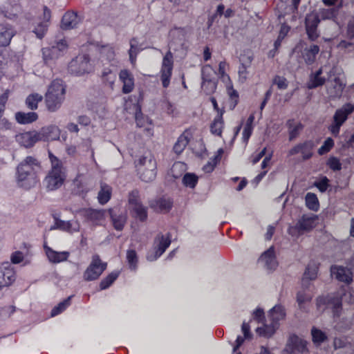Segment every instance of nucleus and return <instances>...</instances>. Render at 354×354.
<instances>
[{"label": "nucleus", "instance_id": "3", "mask_svg": "<svg viewBox=\"0 0 354 354\" xmlns=\"http://www.w3.org/2000/svg\"><path fill=\"white\" fill-rule=\"evenodd\" d=\"M345 296L344 289L334 292L328 293L326 295L319 296L316 299V306L317 309L324 308V309H330L334 318H339L343 310L342 301Z\"/></svg>", "mask_w": 354, "mask_h": 354}, {"label": "nucleus", "instance_id": "1", "mask_svg": "<svg viewBox=\"0 0 354 354\" xmlns=\"http://www.w3.org/2000/svg\"><path fill=\"white\" fill-rule=\"evenodd\" d=\"M41 169L39 161L32 156H27L17 167L15 181L17 185L28 190L39 182L38 171Z\"/></svg>", "mask_w": 354, "mask_h": 354}, {"label": "nucleus", "instance_id": "41", "mask_svg": "<svg viewBox=\"0 0 354 354\" xmlns=\"http://www.w3.org/2000/svg\"><path fill=\"white\" fill-rule=\"evenodd\" d=\"M43 100L42 95L39 93L30 94L26 99V105L30 110H36L38 104Z\"/></svg>", "mask_w": 354, "mask_h": 354}, {"label": "nucleus", "instance_id": "51", "mask_svg": "<svg viewBox=\"0 0 354 354\" xmlns=\"http://www.w3.org/2000/svg\"><path fill=\"white\" fill-rule=\"evenodd\" d=\"M48 24L46 21H41L32 30L38 39H42L47 32Z\"/></svg>", "mask_w": 354, "mask_h": 354}, {"label": "nucleus", "instance_id": "45", "mask_svg": "<svg viewBox=\"0 0 354 354\" xmlns=\"http://www.w3.org/2000/svg\"><path fill=\"white\" fill-rule=\"evenodd\" d=\"M119 276L118 272H112L109 274L106 277L102 279L100 283V290L107 289L111 284L118 279Z\"/></svg>", "mask_w": 354, "mask_h": 354}, {"label": "nucleus", "instance_id": "57", "mask_svg": "<svg viewBox=\"0 0 354 354\" xmlns=\"http://www.w3.org/2000/svg\"><path fill=\"white\" fill-rule=\"evenodd\" d=\"M314 185L321 192H325L329 187V180L326 176H323L319 180L315 181Z\"/></svg>", "mask_w": 354, "mask_h": 354}, {"label": "nucleus", "instance_id": "22", "mask_svg": "<svg viewBox=\"0 0 354 354\" xmlns=\"http://www.w3.org/2000/svg\"><path fill=\"white\" fill-rule=\"evenodd\" d=\"M15 35V30L8 24H0V46H7Z\"/></svg>", "mask_w": 354, "mask_h": 354}, {"label": "nucleus", "instance_id": "54", "mask_svg": "<svg viewBox=\"0 0 354 354\" xmlns=\"http://www.w3.org/2000/svg\"><path fill=\"white\" fill-rule=\"evenodd\" d=\"M334 145L335 143L333 138H326L324 144L318 149L319 155L322 156L329 152L333 148Z\"/></svg>", "mask_w": 354, "mask_h": 354}, {"label": "nucleus", "instance_id": "46", "mask_svg": "<svg viewBox=\"0 0 354 354\" xmlns=\"http://www.w3.org/2000/svg\"><path fill=\"white\" fill-rule=\"evenodd\" d=\"M288 32V28L287 27H286V26L281 27V29L280 30L278 38L274 43V49L271 50L268 53L269 57H273L274 56L276 51L281 46V41L283 39V38L285 37V36L286 35Z\"/></svg>", "mask_w": 354, "mask_h": 354}, {"label": "nucleus", "instance_id": "56", "mask_svg": "<svg viewBox=\"0 0 354 354\" xmlns=\"http://www.w3.org/2000/svg\"><path fill=\"white\" fill-rule=\"evenodd\" d=\"M42 55L44 63L46 64H52L53 62L57 59V57L54 55L53 52L46 48H42Z\"/></svg>", "mask_w": 354, "mask_h": 354}, {"label": "nucleus", "instance_id": "62", "mask_svg": "<svg viewBox=\"0 0 354 354\" xmlns=\"http://www.w3.org/2000/svg\"><path fill=\"white\" fill-rule=\"evenodd\" d=\"M24 255L21 251H15L12 253L10 256L11 263L13 264H18L23 261Z\"/></svg>", "mask_w": 354, "mask_h": 354}, {"label": "nucleus", "instance_id": "52", "mask_svg": "<svg viewBox=\"0 0 354 354\" xmlns=\"http://www.w3.org/2000/svg\"><path fill=\"white\" fill-rule=\"evenodd\" d=\"M172 69L173 68H162L160 80L164 88H167L170 84Z\"/></svg>", "mask_w": 354, "mask_h": 354}, {"label": "nucleus", "instance_id": "59", "mask_svg": "<svg viewBox=\"0 0 354 354\" xmlns=\"http://www.w3.org/2000/svg\"><path fill=\"white\" fill-rule=\"evenodd\" d=\"M252 316H253V319L258 323V324H260V323H263L265 322L266 321V317H265V313H264V310L263 309L261 308H257L253 314H252Z\"/></svg>", "mask_w": 354, "mask_h": 354}, {"label": "nucleus", "instance_id": "43", "mask_svg": "<svg viewBox=\"0 0 354 354\" xmlns=\"http://www.w3.org/2000/svg\"><path fill=\"white\" fill-rule=\"evenodd\" d=\"M72 297L73 296H69L55 306L51 310V317H55L64 312L71 305Z\"/></svg>", "mask_w": 354, "mask_h": 354}, {"label": "nucleus", "instance_id": "53", "mask_svg": "<svg viewBox=\"0 0 354 354\" xmlns=\"http://www.w3.org/2000/svg\"><path fill=\"white\" fill-rule=\"evenodd\" d=\"M72 227V224L71 221H65L63 220H61L59 218H55V225L54 226L51 227V230L54 229H59L61 230L70 232Z\"/></svg>", "mask_w": 354, "mask_h": 354}, {"label": "nucleus", "instance_id": "19", "mask_svg": "<svg viewBox=\"0 0 354 354\" xmlns=\"http://www.w3.org/2000/svg\"><path fill=\"white\" fill-rule=\"evenodd\" d=\"M201 74H202V88L205 91V93L207 95L211 94L214 92L216 88V84L214 81H213L212 78L209 75H206V73H209V71H212L213 73H216V71L214 70V68H201Z\"/></svg>", "mask_w": 354, "mask_h": 354}, {"label": "nucleus", "instance_id": "48", "mask_svg": "<svg viewBox=\"0 0 354 354\" xmlns=\"http://www.w3.org/2000/svg\"><path fill=\"white\" fill-rule=\"evenodd\" d=\"M198 181V176L194 173H187L183 178V183L185 187L194 188Z\"/></svg>", "mask_w": 354, "mask_h": 354}, {"label": "nucleus", "instance_id": "32", "mask_svg": "<svg viewBox=\"0 0 354 354\" xmlns=\"http://www.w3.org/2000/svg\"><path fill=\"white\" fill-rule=\"evenodd\" d=\"M46 48L53 52L58 59L66 52L68 44L65 39H59L53 43L51 46Z\"/></svg>", "mask_w": 354, "mask_h": 354}, {"label": "nucleus", "instance_id": "30", "mask_svg": "<svg viewBox=\"0 0 354 354\" xmlns=\"http://www.w3.org/2000/svg\"><path fill=\"white\" fill-rule=\"evenodd\" d=\"M15 117L19 124H28L35 122L38 119V114L35 112L18 111L15 113Z\"/></svg>", "mask_w": 354, "mask_h": 354}, {"label": "nucleus", "instance_id": "36", "mask_svg": "<svg viewBox=\"0 0 354 354\" xmlns=\"http://www.w3.org/2000/svg\"><path fill=\"white\" fill-rule=\"evenodd\" d=\"M82 215L87 221L95 223L102 220L104 218V213L102 211L91 208L83 209Z\"/></svg>", "mask_w": 354, "mask_h": 354}, {"label": "nucleus", "instance_id": "50", "mask_svg": "<svg viewBox=\"0 0 354 354\" xmlns=\"http://www.w3.org/2000/svg\"><path fill=\"white\" fill-rule=\"evenodd\" d=\"M102 80L103 83L109 86H112L115 80V75L112 73L110 68H105L102 73Z\"/></svg>", "mask_w": 354, "mask_h": 354}, {"label": "nucleus", "instance_id": "5", "mask_svg": "<svg viewBox=\"0 0 354 354\" xmlns=\"http://www.w3.org/2000/svg\"><path fill=\"white\" fill-rule=\"evenodd\" d=\"M135 167L140 178L145 182H150L156 176L157 163L152 154L142 156L135 160Z\"/></svg>", "mask_w": 354, "mask_h": 354}, {"label": "nucleus", "instance_id": "16", "mask_svg": "<svg viewBox=\"0 0 354 354\" xmlns=\"http://www.w3.org/2000/svg\"><path fill=\"white\" fill-rule=\"evenodd\" d=\"M21 11V6L16 2H6L0 7V14L11 20L17 19Z\"/></svg>", "mask_w": 354, "mask_h": 354}, {"label": "nucleus", "instance_id": "7", "mask_svg": "<svg viewBox=\"0 0 354 354\" xmlns=\"http://www.w3.org/2000/svg\"><path fill=\"white\" fill-rule=\"evenodd\" d=\"M173 39L169 43V50L164 56L162 66H172L173 55L171 50L178 51L180 54H185L187 48L185 35L182 30H177L173 32Z\"/></svg>", "mask_w": 354, "mask_h": 354}, {"label": "nucleus", "instance_id": "25", "mask_svg": "<svg viewBox=\"0 0 354 354\" xmlns=\"http://www.w3.org/2000/svg\"><path fill=\"white\" fill-rule=\"evenodd\" d=\"M259 261L265 263L266 269L269 270H273L276 269L278 266V263L276 259L274 250L273 247H270L266 251H265L259 258Z\"/></svg>", "mask_w": 354, "mask_h": 354}, {"label": "nucleus", "instance_id": "49", "mask_svg": "<svg viewBox=\"0 0 354 354\" xmlns=\"http://www.w3.org/2000/svg\"><path fill=\"white\" fill-rule=\"evenodd\" d=\"M73 66L74 65H84V64H95L93 60H91L88 54H80L75 57L71 62Z\"/></svg>", "mask_w": 354, "mask_h": 354}, {"label": "nucleus", "instance_id": "18", "mask_svg": "<svg viewBox=\"0 0 354 354\" xmlns=\"http://www.w3.org/2000/svg\"><path fill=\"white\" fill-rule=\"evenodd\" d=\"M319 23V17L317 13H310L306 17V29L308 37L314 41L317 37V25Z\"/></svg>", "mask_w": 354, "mask_h": 354}, {"label": "nucleus", "instance_id": "29", "mask_svg": "<svg viewBox=\"0 0 354 354\" xmlns=\"http://www.w3.org/2000/svg\"><path fill=\"white\" fill-rule=\"evenodd\" d=\"M262 324V326L257 328L256 333L259 336L265 338H270L279 327L272 321H270V324H266L265 322Z\"/></svg>", "mask_w": 354, "mask_h": 354}, {"label": "nucleus", "instance_id": "8", "mask_svg": "<svg viewBox=\"0 0 354 354\" xmlns=\"http://www.w3.org/2000/svg\"><path fill=\"white\" fill-rule=\"evenodd\" d=\"M353 111L354 105L350 102L344 104L341 108L335 111L332 124L328 127V130L333 136L337 137L339 136L341 127Z\"/></svg>", "mask_w": 354, "mask_h": 354}, {"label": "nucleus", "instance_id": "17", "mask_svg": "<svg viewBox=\"0 0 354 354\" xmlns=\"http://www.w3.org/2000/svg\"><path fill=\"white\" fill-rule=\"evenodd\" d=\"M174 201L171 198L160 197L149 203V207L158 213H168L173 207Z\"/></svg>", "mask_w": 354, "mask_h": 354}, {"label": "nucleus", "instance_id": "28", "mask_svg": "<svg viewBox=\"0 0 354 354\" xmlns=\"http://www.w3.org/2000/svg\"><path fill=\"white\" fill-rule=\"evenodd\" d=\"M345 84L339 77H335L331 86L328 88V93L332 98H339L345 88Z\"/></svg>", "mask_w": 354, "mask_h": 354}, {"label": "nucleus", "instance_id": "2", "mask_svg": "<svg viewBox=\"0 0 354 354\" xmlns=\"http://www.w3.org/2000/svg\"><path fill=\"white\" fill-rule=\"evenodd\" d=\"M51 168L43 180V184L48 192L59 189L64 183L66 174L62 161L51 151H48Z\"/></svg>", "mask_w": 354, "mask_h": 354}, {"label": "nucleus", "instance_id": "55", "mask_svg": "<svg viewBox=\"0 0 354 354\" xmlns=\"http://www.w3.org/2000/svg\"><path fill=\"white\" fill-rule=\"evenodd\" d=\"M129 203L133 207L142 204L140 199V194L138 189H133L129 194Z\"/></svg>", "mask_w": 354, "mask_h": 354}, {"label": "nucleus", "instance_id": "20", "mask_svg": "<svg viewBox=\"0 0 354 354\" xmlns=\"http://www.w3.org/2000/svg\"><path fill=\"white\" fill-rule=\"evenodd\" d=\"M120 80L122 83V93L127 94L131 93L134 88L133 75L126 68L121 70L119 74Z\"/></svg>", "mask_w": 354, "mask_h": 354}, {"label": "nucleus", "instance_id": "60", "mask_svg": "<svg viewBox=\"0 0 354 354\" xmlns=\"http://www.w3.org/2000/svg\"><path fill=\"white\" fill-rule=\"evenodd\" d=\"M273 84H276L279 89H286L288 87L287 80L279 75H276L274 77Z\"/></svg>", "mask_w": 354, "mask_h": 354}, {"label": "nucleus", "instance_id": "39", "mask_svg": "<svg viewBox=\"0 0 354 354\" xmlns=\"http://www.w3.org/2000/svg\"><path fill=\"white\" fill-rule=\"evenodd\" d=\"M312 341L316 346L326 342L328 339L326 334L322 330L313 326L311 329Z\"/></svg>", "mask_w": 354, "mask_h": 354}, {"label": "nucleus", "instance_id": "44", "mask_svg": "<svg viewBox=\"0 0 354 354\" xmlns=\"http://www.w3.org/2000/svg\"><path fill=\"white\" fill-rule=\"evenodd\" d=\"M127 261L129 269L136 271L138 268V257L135 250H128L127 252Z\"/></svg>", "mask_w": 354, "mask_h": 354}, {"label": "nucleus", "instance_id": "13", "mask_svg": "<svg viewBox=\"0 0 354 354\" xmlns=\"http://www.w3.org/2000/svg\"><path fill=\"white\" fill-rule=\"evenodd\" d=\"M307 345L308 342L306 340L300 338L296 334H291L288 339L286 351L290 354L295 353L299 354L307 353L309 351Z\"/></svg>", "mask_w": 354, "mask_h": 354}, {"label": "nucleus", "instance_id": "40", "mask_svg": "<svg viewBox=\"0 0 354 354\" xmlns=\"http://www.w3.org/2000/svg\"><path fill=\"white\" fill-rule=\"evenodd\" d=\"M112 189L110 186L104 185L101 187L98 192V202L101 205L106 204L111 197Z\"/></svg>", "mask_w": 354, "mask_h": 354}, {"label": "nucleus", "instance_id": "14", "mask_svg": "<svg viewBox=\"0 0 354 354\" xmlns=\"http://www.w3.org/2000/svg\"><path fill=\"white\" fill-rule=\"evenodd\" d=\"M16 280V272L11 264L6 261L0 263V290L9 287Z\"/></svg>", "mask_w": 354, "mask_h": 354}, {"label": "nucleus", "instance_id": "10", "mask_svg": "<svg viewBox=\"0 0 354 354\" xmlns=\"http://www.w3.org/2000/svg\"><path fill=\"white\" fill-rule=\"evenodd\" d=\"M350 269L342 266L333 265L330 267V274L337 281L350 284L353 281V272H354V256L352 257L348 263Z\"/></svg>", "mask_w": 354, "mask_h": 354}, {"label": "nucleus", "instance_id": "27", "mask_svg": "<svg viewBox=\"0 0 354 354\" xmlns=\"http://www.w3.org/2000/svg\"><path fill=\"white\" fill-rule=\"evenodd\" d=\"M38 140L37 134L30 131L21 133L17 136V142L26 148L32 147Z\"/></svg>", "mask_w": 354, "mask_h": 354}, {"label": "nucleus", "instance_id": "21", "mask_svg": "<svg viewBox=\"0 0 354 354\" xmlns=\"http://www.w3.org/2000/svg\"><path fill=\"white\" fill-rule=\"evenodd\" d=\"M44 249L48 259L53 263H58L66 261L70 254L68 252L66 251L57 252L46 245H44Z\"/></svg>", "mask_w": 354, "mask_h": 354}, {"label": "nucleus", "instance_id": "42", "mask_svg": "<svg viewBox=\"0 0 354 354\" xmlns=\"http://www.w3.org/2000/svg\"><path fill=\"white\" fill-rule=\"evenodd\" d=\"M306 207L313 211H317L319 207V203L317 195L314 193L308 192L305 197Z\"/></svg>", "mask_w": 354, "mask_h": 354}, {"label": "nucleus", "instance_id": "11", "mask_svg": "<svg viewBox=\"0 0 354 354\" xmlns=\"http://www.w3.org/2000/svg\"><path fill=\"white\" fill-rule=\"evenodd\" d=\"M156 245L153 248V252H148L147 259L149 261H153L158 259L169 248L171 244V239L169 234L167 236L163 234L158 235L154 241Z\"/></svg>", "mask_w": 354, "mask_h": 354}, {"label": "nucleus", "instance_id": "4", "mask_svg": "<svg viewBox=\"0 0 354 354\" xmlns=\"http://www.w3.org/2000/svg\"><path fill=\"white\" fill-rule=\"evenodd\" d=\"M66 86L60 79L52 82L46 93V105L48 111L54 112L61 106L64 100Z\"/></svg>", "mask_w": 354, "mask_h": 354}, {"label": "nucleus", "instance_id": "58", "mask_svg": "<svg viewBox=\"0 0 354 354\" xmlns=\"http://www.w3.org/2000/svg\"><path fill=\"white\" fill-rule=\"evenodd\" d=\"M326 165L333 171H339L342 169V164L339 160L335 156L330 157L327 160Z\"/></svg>", "mask_w": 354, "mask_h": 354}, {"label": "nucleus", "instance_id": "12", "mask_svg": "<svg viewBox=\"0 0 354 354\" xmlns=\"http://www.w3.org/2000/svg\"><path fill=\"white\" fill-rule=\"evenodd\" d=\"M317 144L313 140H306L295 145L288 151V156H292L298 153L301 154L302 159L307 160L313 156V149Z\"/></svg>", "mask_w": 354, "mask_h": 354}, {"label": "nucleus", "instance_id": "61", "mask_svg": "<svg viewBox=\"0 0 354 354\" xmlns=\"http://www.w3.org/2000/svg\"><path fill=\"white\" fill-rule=\"evenodd\" d=\"M311 300V297L307 295L304 291H299L297 294V301L299 304V308H302V305Z\"/></svg>", "mask_w": 354, "mask_h": 354}, {"label": "nucleus", "instance_id": "47", "mask_svg": "<svg viewBox=\"0 0 354 354\" xmlns=\"http://www.w3.org/2000/svg\"><path fill=\"white\" fill-rule=\"evenodd\" d=\"M342 6L339 5L337 8H324L320 10L319 17L322 19H332L337 15L338 9Z\"/></svg>", "mask_w": 354, "mask_h": 354}, {"label": "nucleus", "instance_id": "35", "mask_svg": "<svg viewBox=\"0 0 354 354\" xmlns=\"http://www.w3.org/2000/svg\"><path fill=\"white\" fill-rule=\"evenodd\" d=\"M223 127L224 121L223 118V113L221 112L220 114H217V115L214 118L212 123L211 124L210 131L213 135L221 137L223 133Z\"/></svg>", "mask_w": 354, "mask_h": 354}, {"label": "nucleus", "instance_id": "23", "mask_svg": "<svg viewBox=\"0 0 354 354\" xmlns=\"http://www.w3.org/2000/svg\"><path fill=\"white\" fill-rule=\"evenodd\" d=\"M192 138V133L190 129H186L183 133L178 138L176 142L173 147V151L176 154H180L185 150L187 145L189 144Z\"/></svg>", "mask_w": 354, "mask_h": 354}, {"label": "nucleus", "instance_id": "34", "mask_svg": "<svg viewBox=\"0 0 354 354\" xmlns=\"http://www.w3.org/2000/svg\"><path fill=\"white\" fill-rule=\"evenodd\" d=\"M322 73V68H319L315 74H311L309 81L306 84V86L309 89H313L318 86H322L325 83V78L321 77Z\"/></svg>", "mask_w": 354, "mask_h": 354}, {"label": "nucleus", "instance_id": "33", "mask_svg": "<svg viewBox=\"0 0 354 354\" xmlns=\"http://www.w3.org/2000/svg\"><path fill=\"white\" fill-rule=\"evenodd\" d=\"M130 49L129 50V61L131 64H136L138 53L144 49V47L139 43L136 38H132L130 41Z\"/></svg>", "mask_w": 354, "mask_h": 354}, {"label": "nucleus", "instance_id": "15", "mask_svg": "<svg viewBox=\"0 0 354 354\" xmlns=\"http://www.w3.org/2000/svg\"><path fill=\"white\" fill-rule=\"evenodd\" d=\"M218 73L222 75L223 81L226 80V93L228 96V106L230 110H234L239 102V94L238 91L234 88L232 82L230 80V76L225 74V68H216Z\"/></svg>", "mask_w": 354, "mask_h": 354}, {"label": "nucleus", "instance_id": "63", "mask_svg": "<svg viewBox=\"0 0 354 354\" xmlns=\"http://www.w3.org/2000/svg\"><path fill=\"white\" fill-rule=\"evenodd\" d=\"M253 131V126L245 125L243 131V142L247 145Z\"/></svg>", "mask_w": 354, "mask_h": 354}, {"label": "nucleus", "instance_id": "6", "mask_svg": "<svg viewBox=\"0 0 354 354\" xmlns=\"http://www.w3.org/2000/svg\"><path fill=\"white\" fill-rule=\"evenodd\" d=\"M318 216L315 214H303L295 225L288 228V233L292 237L298 238L305 232H309L316 226Z\"/></svg>", "mask_w": 354, "mask_h": 354}, {"label": "nucleus", "instance_id": "26", "mask_svg": "<svg viewBox=\"0 0 354 354\" xmlns=\"http://www.w3.org/2000/svg\"><path fill=\"white\" fill-rule=\"evenodd\" d=\"M286 316V309L283 306L277 304L272 307L268 313V317L270 321L279 326V322L285 319Z\"/></svg>", "mask_w": 354, "mask_h": 354}, {"label": "nucleus", "instance_id": "64", "mask_svg": "<svg viewBox=\"0 0 354 354\" xmlns=\"http://www.w3.org/2000/svg\"><path fill=\"white\" fill-rule=\"evenodd\" d=\"M102 57H106L108 60H111L114 58V51L113 48L110 46H104L101 50Z\"/></svg>", "mask_w": 354, "mask_h": 354}, {"label": "nucleus", "instance_id": "37", "mask_svg": "<svg viewBox=\"0 0 354 354\" xmlns=\"http://www.w3.org/2000/svg\"><path fill=\"white\" fill-rule=\"evenodd\" d=\"M293 124V119H290L286 122V126L288 129L290 141L295 139L299 136L300 131L304 129V125L301 122L297 123L295 126H294Z\"/></svg>", "mask_w": 354, "mask_h": 354}, {"label": "nucleus", "instance_id": "9", "mask_svg": "<svg viewBox=\"0 0 354 354\" xmlns=\"http://www.w3.org/2000/svg\"><path fill=\"white\" fill-rule=\"evenodd\" d=\"M106 268L107 263L103 262L98 254H93L90 264L83 273V278L86 281L97 280Z\"/></svg>", "mask_w": 354, "mask_h": 354}, {"label": "nucleus", "instance_id": "38", "mask_svg": "<svg viewBox=\"0 0 354 354\" xmlns=\"http://www.w3.org/2000/svg\"><path fill=\"white\" fill-rule=\"evenodd\" d=\"M148 208L142 204L132 207V215L140 222H145L148 218Z\"/></svg>", "mask_w": 354, "mask_h": 354}, {"label": "nucleus", "instance_id": "24", "mask_svg": "<svg viewBox=\"0 0 354 354\" xmlns=\"http://www.w3.org/2000/svg\"><path fill=\"white\" fill-rule=\"evenodd\" d=\"M81 22L80 17L76 12H68L64 14L62 19V28L64 30L75 28Z\"/></svg>", "mask_w": 354, "mask_h": 354}, {"label": "nucleus", "instance_id": "31", "mask_svg": "<svg viewBox=\"0 0 354 354\" xmlns=\"http://www.w3.org/2000/svg\"><path fill=\"white\" fill-rule=\"evenodd\" d=\"M318 266L314 263H310L306 268L302 278V285L307 286V281L315 280L317 276Z\"/></svg>", "mask_w": 354, "mask_h": 354}]
</instances>
